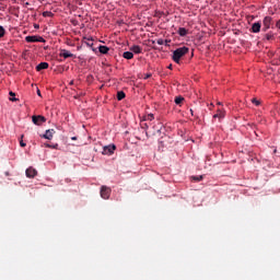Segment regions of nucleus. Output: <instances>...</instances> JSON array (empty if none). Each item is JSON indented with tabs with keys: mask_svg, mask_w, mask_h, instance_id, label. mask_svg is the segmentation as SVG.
<instances>
[{
	"mask_svg": "<svg viewBox=\"0 0 280 280\" xmlns=\"http://www.w3.org/2000/svg\"><path fill=\"white\" fill-rule=\"evenodd\" d=\"M186 54H189V48L184 46V47H179L176 50L173 51V60L174 62H176V65L180 63V58H183V56H186Z\"/></svg>",
	"mask_w": 280,
	"mask_h": 280,
	"instance_id": "f257e3e1",
	"label": "nucleus"
},
{
	"mask_svg": "<svg viewBox=\"0 0 280 280\" xmlns=\"http://www.w3.org/2000/svg\"><path fill=\"white\" fill-rule=\"evenodd\" d=\"M275 25V21L271 16H265L262 20V32H267Z\"/></svg>",
	"mask_w": 280,
	"mask_h": 280,
	"instance_id": "f03ea898",
	"label": "nucleus"
},
{
	"mask_svg": "<svg viewBox=\"0 0 280 280\" xmlns=\"http://www.w3.org/2000/svg\"><path fill=\"white\" fill-rule=\"evenodd\" d=\"M26 43H46L45 38L38 35H32L25 37Z\"/></svg>",
	"mask_w": 280,
	"mask_h": 280,
	"instance_id": "7ed1b4c3",
	"label": "nucleus"
},
{
	"mask_svg": "<svg viewBox=\"0 0 280 280\" xmlns=\"http://www.w3.org/2000/svg\"><path fill=\"white\" fill-rule=\"evenodd\" d=\"M224 117H226V112L224 110V108L219 107L217 109V113L213 115V119H219V121H222Z\"/></svg>",
	"mask_w": 280,
	"mask_h": 280,
	"instance_id": "20e7f679",
	"label": "nucleus"
},
{
	"mask_svg": "<svg viewBox=\"0 0 280 280\" xmlns=\"http://www.w3.org/2000/svg\"><path fill=\"white\" fill-rule=\"evenodd\" d=\"M110 188L106 187V186H102L101 187V198H103L104 200H108L110 198Z\"/></svg>",
	"mask_w": 280,
	"mask_h": 280,
	"instance_id": "39448f33",
	"label": "nucleus"
},
{
	"mask_svg": "<svg viewBox=\"0 0 280 280\" xmlns=\"http://www.w3.org/2000/svg\"><path fill=\"white\" fill-rule=\"evenodd\" d=\"M32 121L33 124H35V126H42V124H45V121H47V118H45V116H33L32 117Z\"/></svg>",
	"mask_w": 280,
	"mask_h": 280,
	"instance_id": "423d86ee",
	"label": "nucleus"
},
{
	"mask_svg": "<svg viewBox=\"0 0 280 280\" xmlns=\"http://www.w3.org/2000/svg\"><path fill=\"white\" fill-rule=\"evenodd\" d=\"M116 149H117V147H115V144L104 147L102 154L110 156V154H114Z\"/></svg>",
	"mask_w": 280,
	"mask_h": 280,
	"instance_id": "0eeeda50",
	"label": "nucleus"
},
{
	"mask_svg": "<svg viewBox=\"0 0 280 280\" xmlns=\"http://www.w3.org/2000/svg\"><path fill=\"white\" fill-rule=\"evenodd\" d=\"M37 174H38V171H36V168H34L32 166L26 170L27 178H34Z\"/></svg>",
	"mask_w": 280,
	"mask_h": 280,
	"instance_id": "6e6552de",
	"label": "nucleus"
},
{
	"mask_svg": "<svg viewBox=\"0 0 280 280\" xmlns=\"http://www.w3.org/2000/svg\"><path fill=\"white\" fill-rule=\"evenodd\" d=\"M59 56L61 57V58H74L75 57V55L74 54H71L69 50H67V49H61L60 50V54H59Z\"/></svg>",
	"mask_w": 280,
	"mask_h": 280,
	"instance_id": "1a4fd4ad",
	"label": "nucleus"
},
{
	"mask_svg": "<svg viewBox=\"0 0 280 280\" xmlns=\"http://www.w3.org/2000/svg\"><path fill=\"white\" fill-rule=\"evenodd\" d=\"M54 135H56V130L54 129H48L46 130L45 135H43V139H48V140H51L54 139Z\"/></svg>",
	"mask_w": 280,
	"mask_h": 280,
	"instance_id": "9d476101",
	"label": "nucleus"
},
{
	"mask_svg": "<svg viewBox=\"0 0 280 280\" xmlns=\"http://www.w3.org/2000/svg\"><path fill=\"white\" fill-rule=\"evenodd\" d=\"M252 32L254 34H259V32H261V22H255L253 25H252Z\"/></svg>",
	"mask_w": 280,
	"mask_h": 280,
	"instance_id": "9b49d317",
	"label": "nucleus"
},
{
	"mask_svg": "<svg viewBox=\"0 0 280 280\" xmlns=\"http://www.w3.org/2000/svg\"><path fill=\"white\" fill-rule=\"evenodd\" d=\"M129 49L133 54H142V51H143V48H141V46H139V45H133Z\"/></svg>",
	"mask_w": 280,
	"mask_h": 280,
	"instance_id": "f8f14e48",
	"label": "nucleus"
},
{
	"mask_svg": "<svg viewBox=\"0 0 280 280\" xmlns=\"http://www.w3.org/2000/svg\"><path fill=\"white\" fill-rule=\"evenodd\" d=\"M44 69H49L48 62H40L39 65L36 66V71H43Z\"/></svg>",
	"mask_w": 280,
	"mask_h": 280,
	"instance_id": "ddd939ff",
	"label": "nucleus"
},
{
	"mask_svg": "<svg viewBox=\"0 0 280 280\" xmlns=\"http://www.w3.org/2000/svg\"><path fill=\"white\" fill-rule=\"evenodd\" d=\"M122 58H125L126 60H132L135 58V54H132V51H125L122 54Z\"/></svg>",
	"mask_w": 280,
	"mask_h": 280,
	"instance_id": "4468645a",
	"label": "nucleus"
},
{
	"mask_svg": "<svg viewBox=\"0 0 280 280\" xmlns=\"http://www.w3.org/2000/svg\"><path fill=\"white\" fill-rule=\"evenodd\" d=\"M179 36H187V34H189V31L185 27H179L178 32Z\"/></svg>",
	"mask_w": 280,
	"mask_h": 280,
	"instance_id": "2eb2a0df",
	"label": "nucleus"
},
{
	"mask_svg": "<svg viewBox=\"0 0 280 280\" xmlns=\"http://www.w3.org/2000/svg\"><path fill=\"white\" fill-rule=\"evenodd\" d=\"M98 51L100 54H108V51H110V48H108L107 46H98Z\"/></svg>",
	"mask_w": 280,
	"mask_h": 280,
	"instance_id": "dca6fc26",
	"label": "nucleus"
},
{
	"mask_svg": "<svg viewBox=\"0 0 280 280\" xmlns=\"http://www.w3.org/2000/svg\"><path fill=\"white\" fill-rule=\"evenodd\" d=\"M265 40H275V33L269 32L265 34Z\"/></svg>",
	"mask_w": 280,
	"mask_h": 280,
	"instance_id": "f3484780",
	"label": "nucleus"
},
{
	"mask_svg": "<svg viewBox=\"0 0 280 280\" xmlns=\"http://www.w3.org/2000/svg\"><path fill=\"white\" fill-rule=\"evenodd\" d=\"M126 97V93L124 91L117 92V100L118 102H121Z\"/></svg>",
	"mask_w": 280,
	"mask_h": 280,
	"instance_id": "a211bd4d",
	"label": "nucleus"
},
{
	"mask_svg": "<svg viewBox=\"0 0 280 280\" xmlns=\"http://www.w3.org/2000/svg\"><path fill=\"white\" fill-rule=\"evenodd\" d=\"M183 102H185V97H182V96L175 97V104H177L178 106H180Z\"/></svg>",
	"mask_w": 280,
	"mask_h": 280,
	"instance_id": "6ab92c4d",
	"label": "nucleus"
},
{
	"mask_svg": "<svg viewBox=\"0 0 280 280\" xmlns=\"http://www.w3.org/2000/svg\"><path fill=\"white\" fill-rule=\"evenodd\" d=\"M45 148H50L51 150H58V143L50 144V143H45Z\"/></svg>",
	"mask_w": 280,
	"mask_h": 280,
	"instance_id": "aec40b11",
	"label": "nucleus"
},
{
	"mask_svg": "<svg viewBox=\"0 0 280 280\" xmlns=\"http://www.w3.org/2000/svg\"><path fill=\"white\" fill-rule=\"evenodd\" d=\"M5 36V28L0 25V38H3Z\"/></svg>",
	"mask_w": 280,
	"mask_h": 280,
	"instance_id": "412c9836",
	"label": "nucleus"
},
{
	"mask_svg": "<svg viewBox=\"0 0 280 280\" xmlns=\"http://www.w3.org/2000/svg\"><path fill=\"white\" fill-rule=\"evenodd\" d=\"M85 45H88V47H93V38H86Z\"/></svg>",
	"mask_w": 280,
	"mask_h": 280,
	"instance_id": "4be33fe9",
	"label": "nucleus"
},
{
	"mask_svg": "<svg viewBox=\"0 0 280 280\" xmlns=\"http://www.w3.org/2000/svg\"><path fill=\"white\" fill-rule=\"evenodd\" d=\"M202 175L199 176H192V180H196V183H200V180H202Z\"/></svg>",
	"mask_w": 280,
	"mask_h": 280,
	"instance_id": "5701e85b",
	"label": "nucleus"
},
{
	"mask_svg": "<svg viewBox=\"0 0 280 280\" xmlns=\"http://www.w3.org/2000/svg\"><path fill=\"white\" fill-rule=\"evenodd\" d=\"M252 103L255 104V106H260L261 102L257 98H252Z\"/></svg>",
	"mask_w": 280,
	"mask_h": 280,
	"instance_id": "b1692460",
	"label": "nucleus"
},
{
	"mask_svg": "<svg viewBox=\"0 0 280 280\" xmlns=\"http://www.w3.org/2000/svg\"><path fill=\"white\" fill-rule=\"evenodd\" d=\"M148 121H152L154 120V114H149L147 115V118H145Z\"/></svg>",
	"mask_w": 280,
	"mask_h": 280,
	"instance_id": "393cba45",
	"label": "nucleus"
},
{
	"mask_svg": "<svg viewBox=\"0 0 280 280\" xmlns=\"http://www.w3.org/2000/svg\"><path fill=\"white\" fill-rule=\"evenodd\" d=\"M54 15V13H51V12H49V11H45L44 13H43V16H52Z\"/></svg>",
	"mask_w": 280,
	"mask_h": 280,
	"instance_id": "a878e982",
	"label": "nucleus"
},
{
	"mask_svg": "<svg viewBox=\"0 0 280 280\" xmlns=\"http://www.w3.org/2000/svg\"><path fill=\"white\" fill-rule=\"evenodd\" d=\"M158 45H165V40L163 38H160L156 40Z\"/></svg>",
	"mask_w": 280,
	"mask_h": 280,
	"instance_id": "bb28decb",
	"label": "nucleus"
},
{
	"mask_svg": "<svg viewBox=\"0 0 280 280\" xmlns=\"http://www.w3.org/2000/svg\"><path fill=\"white\" fill-rule=\"evenodd\" d=\"M150 78H152V74H151V73H147V74L144 75V80H148V79H150Z\"/></svg>",
	"mask_w": 280,
	"mask_h": 280,
	"instance_id": "cd10ccee",
	"label": "nucleus"
},
{
	"mask_svg": "<svg viewBox=\"0 0 280 280\" xmlns=\"http://www.w3.org/2000/svg\"><path fill=\"white\" fill-rule=\"evenodd\" d=\"M20 145H21V148H25V145H27V144L25 142H23V140H21Z\"/></svg>",
	"mask_w": 280,
	"mask_h": 280,
	"instance_id": "c85d7f7f",
	"label": "nucleus"
},
{
	"mask_svg": "<svg viewBox=\"0 0 280 280\" xmlns=\"http://www.w3.org/2000/svg\"><path fill=\"white\" fill-rule=\"evenodd\" d=\"M276 27H278V30H280V20H279V21H277V23H276Z\"/></svg>",
	"mask_w": 280,
	"mask_h": 280,
	"instance_id": "c756f323",
	"label": "nucleus"
},
{
	"mask_svg": "<svg viewBox=\"0 0 280 280\" xmlns=\"http://www.w3.org/2000/svg\"><path fill=\"white\" fill-rule=\"evenodd\" d=\"M16 101H18L16 97H11V98H10V102H16Z\"/></svg>",
	"mask_w": 280,
	"mask_h": 280,
	"instance_id": "7c9ffc66",
	"label": "nucleus"
},
{
	"mask_svg": "<svg viewBox=\"0 0 280 280\" xmlns=\"http://www.w3.org/2000/svg\"><path fill=\"white\" fill-rule=\"evenodd\" d=\"M11 97H14L16 94L14 92L9 93Z\"/></svg>",
	"mask_w": 280,
	"mask_h": 280,
	"instance_id": "2f4dec72",
	"label": "nucleus"
},
{
	"mask_svg": "<svg viewBox=\"0 0 280 280\" xmlns=\"http://www.w3.org/2000/svg\"><path fill=\"white\" fill-rule=\"evenodd\" d=\"M142 128L148 129V124L142 125Z\"/></svg>",
	"mask_w": 280,
	"mask_h": 280,
	"instance_id": "473e14b6",
	"label": "nucleus"
},
{
	"mask_svg": "<svg viewBox=\"0 0 280 280\" xmlns=\"http://www.w3.org/2000/svg\"><path fill=\"white\" fill-rule=\"evenodd\" d=\"M78 140V137H72V141H77Z\"/></svg>",
	"mask_w": 280,
	"mask_h": 280,
	"instance_id": "72a5a7b5",
	"label": "nucleus"
},
{
	"mask_svg": "<svg viewBox=\"0 0 280 280\" xmlns=\"http://www.w3.org/2000/svg\"><path fill=\"white\" fill-rule=\"evenodd\" d=\"M167 43H170V40L165 39V40H164V45H167Z\"/></svg>",
	"mask_w": 280,
	"mask_h": 280,
	"instance_id": "f704fd0d",
	"label": "nucleus"
},
{
	"mask_svg": "<svg viewBox=\"0 0 280 280\" xmlns=\"http://www.w3.org/2000/svg\"><path fill=\"white\" fill-rule=\"evenodd\" d=\"M37 95L40 97V90H37Z\"/></svg>",
	"mask_w": 280,
	"mask_h": 280,
	"instance_id": "c9c22d12",
	"label": "nucleus"
},
{
	"mask_svg": "<svg viewBox=\"0 0 280 280\" xmlns=\"http://www.w3.org/2000/svg\"><path fill=\"white\" fill-rule=\"evenodd\" d=\"M190 115H192V116H194V109H190Z\"/></svg>",
	"mask_w": 280,
	"mask_h": 280,
	"instance_id": "e433bc0d",
	"label": "nucleus"
},
{
	"mask_svg": "<svg viewBox=\"0 0 280 280\" xmlns=\"http://www.w3.org/2000/svg\"><path fill=\"white\" fill-rule=\"evenodd\" d=\"M25 5H30V2H26Z\"/></svg>",
	"mask_w": 280,
	"mask_h": 280,
	"instance_id": "4c0bfd02",
	"label": "nucleus"
},
{
	"mask_svg": "<svg viewBox=\"0 0 280 280\" xmlns=\"http://www.w3.org/2000/svg\"><path fill=\"white\" fill-rule=\"evenodd\" d=\"M222 105V103H218V106H221Z\"/></svg>",
	"mask_w": 280,
	"mask_h": 280,
	"instance_id": "58836bf2",
	"label": "nucleus"
},
{
	"mask_svg": "<svg viewBox=\"0 0 280 280\" xmlns=\"http://www.w3.org/2000/svg\"><path fill=\"white\" fill-rule=\"evenodd\" d=\"M35 28H38V25H35Z\"/></svg>",
	"mask_w": 280,
	"mask_h": 280,
	"instance_id": "ea45409f",
	"label": "nucleus"
},
{
	"mask_svg": "<svg viewBox=\"0 0 280 280\" xmlns=\"http://www.w3.org/2000/svg\"><path fill=\"white\" fill-rule=\"evenodd\" d=\"M70 84H73V81H71Z\"/></svg>",
	"mask_w": 280,
	"mask_h": 280,
	"instance_id": "a19ab883",
	"label": "nucleus"
},
{
	"mask_svg": "<svg viewBox=\"0 0 280 280\" xmlns=\"http://www.w3.org/2000/svg\"><path fill=\"white\" fill-rule=\"evenodd\" d=\"M168 69H172V66H171V67H168Z\"/></svg>",
	"mask_w": 280,
	"mask_h": 280,
	"instance_id": "79ce46f5",
	"label": "nucleus"
}]
</instances>
